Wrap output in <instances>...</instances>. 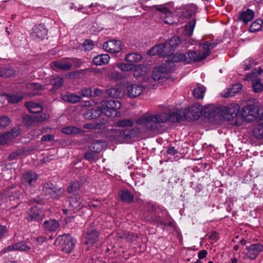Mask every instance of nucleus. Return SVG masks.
Masks as SVG:
<instances>
[{
    "mask_svg": "<svg viewBox=\"0 0 263 263\" xmlns=\"http://www.w3.org/2000/svg\"><path fill=\"white\" fill-rule=\"evenodd\" d=\"M160 110L156 114H144L136 121V124L140 132L145 133L154 130L157 128V124L164 123L169 120L172 122L178 121L179 119V110H175L170 106H159Z\"/></svg>",
    "mask_w": 263,
    "mask_h": 263,
    "instance_id": "obj_1",
    "label": "nucleus"
},
{
    "mask_svg": "<svg viewBox=\"0 0 263 263\" xmlns=\"http://www.w3.org/2000/svg\"><path fill=\"white\" fill-rule=\"evenodd\" d=\"M121 107V104L119 101L114 100L104 101L96 108L87 111L84 114V116L88 119L99 117L102 114L109 118L115 117L117 116L118 110Z\"/></svg>",
    "mask_w": 263,
    "mask_h": 263,
    "instance_id": "obj_2",
    "label": "nucleus"
},
{
    "mask_svg": "<svg viewBox=\"0 0 263 263\" xmlns=\"http://www.w3.org/2000/svg\"><path fill=\"white\" fill-rule=\"evenodd\" d=\"M196 12L197 7L194 4L185 6L182 12V21L184 23L183 33L184 36L189 37V42L193 41L191 37L193 35L197 22Z\"/></svg>",
    "mask_w": 263,
    "mask_h": 263,
    "instance_id": "obj_3",
    "label": "nucleus"
},
{
    "mask_svg": "<svg viewBox=\"0 0 263 263\" xmlns=\"http://www.w3.org/2000/svg\"><path fill=\"white\" fill-rule=\"evenodd\" d=\"M239 110V106L238 104H231L229 106H220L216 107L213 105L206 107L205 112H209V118L220 117L230 120L235 118Z\"/></svg>",
    "mask_w": 263,
    "mask_h": 263,
    "instance_id": "obj_4",
    "label": "nucleus"
},
{
    "mask_svg": "<svg viewBox=\"0 0 263 263\" xmlns=\"http://www.w3.org/2000/svg\"><path fill=\"white\" fill-rule=\"evenodd\" d=\"M180 43L178 36H173L164 44L154 46L149 50L148 54L150 55H157L160 57H168L170 54L174 53Z\"/></svg>",
    "mask_w": 263,
    "mask_h": 263,
    "instance_id": "obj_5",
    "label": "nucleus"
},
{
    "mask_svg": "<svg viewBox=\"0 0 263 263\" xmlns=\"http://www.w3.org/2000/svg\"><path fill=\"white\" fill-rule=\"evenodd\" d=\"M201 46L203 51H191L182 55V62L188 64L192 62H199L204 60L210 55L211 50L215 47V44L206 42Z\"/></svg>",
    "mask_w": 263,
    "mask_h": 263,
    "instance_id": "obj_6",
    "label": "nucleus"
},
{
    "mask_svg": "<svg viewBox=\"0 0 263 263\" xmlns=\"http://www.w3.org/2000/svg\"><path fill=\"white\" fill-rule=\"evenodd\" d=\"M202 108L199 103H195L189 106L183 112V117L189 121L195 120L199 118L202 115Z\"/></svg>",
    "mask_w": 263,
    "mask_h": 263,
    "instance_id": "obj_7",
    "label": "nucleus"
},
{
    "mask_svg": "<svg viewBox=\"0 0 263 263\" xmlns=\"http://www.w3.org/2000/svg\"><path fill=\"white\" fill-rule=\"evenodd\" d=\"M153 7L161 12V19L165 24L171 25L179 22L180 17L175 15V14H173L166 7L162 5H155Z\"/></svg>",
    "mask_w": 263,
    "mask_h": 263,
    "instance_id": "obj_8",
    "label": "nucleus"
},
{
    "mask_svg": "<svg viewBox=\"0 0 263 263\" xmlns=\"http://www.w3.org/2000/svg\"><path fill=\"white\" fill-rule=\"evenodd\" d=\"M153 7L161 12V19L165 24L171 25L179 22L180 17L175 15V14H173L166 7L162 5H155Z\"/></svg>",
    "mask_w": 263,
    "mask_h": 263,
    "instance_id": "obj_9",
    "label": "nucleus"
},
{
    "mask_svg": "<svg viewBox=\"0 0 263 263\" xmlns=\"http://www.w3.org/2000/svg\"><path fill=\"white\" fill-rule=\"evenodd\" d=\"M134 131L128 128L122 130L121 129H114L111 132L113 140L119 143L125 142L127 139L133 137Z\"/></svg>",
    "mask_w": 263,
    "mask_h": 263,
    "instance_id": "obj_10",
    "label": "nucleus"
},
{
    "mask_svg": "<svg viewBox=\"0 0 263 263\" xmlns=\"http://www.w3.org/2000/svg\"><path fill=\"white\" fill-rule=\"evenodd\" d=\"M149 72V69L144 64L136 65L134 66L133 73L137 79L141 78V82H148L151 78L147 74Z\"/></svg>",
    "mask_w": 263,
    "mask_h": 263,
    "instance_id": "obj_11",
    "label": "nucleus"
},
{
    "mask_svg": "<svg viewBox=\"0 0 263 263\" xmlns=\"http://www.w3.org/2000/svg\"><path fill=\"white\" fill-rule=\"evenodd\" d=\"M60 244L62 251L69 253L72 251L75 245V240L69 235H64L59 237Z\"/></svg>",
    "mask_w": 263,
    "mask_h": 263,
    "instance_id": "obj_12",
    "label": "nucleus"
},
{
    "mask_svg": "<svg viewBox=\"0 0 263 263\" xmlns=\"http://www.w3.org/2000/svg\"><path fill=\"white\" fill-rule=\"evenodd\" d=\"M45 211L42 210L40 206H33L28 212V216L26 217L27 220L29 221H41L45 218Z\"/></svg>",
    "mask_w": 263,
    "mask_h": 263,
    "instance_id": "obj_13",
    "label": "nucleus"
},
{
    "mask_svg": "<svg viewBox=\"0 0 263 263\" xmlns=\"http://www.w3.org/2000/svg\"><path fill=\"white\" fill-rule=\"evenodd\" d=\"M43 193L47 196V198L50 197L57 198L62 195L64 193V190L62 189H58L52 183H46L43 187Z\"/></svg>",
    "mask_w": 263,
    "mask_h": 263,
    "instance_id": "obj_14",
    "label": "nucleus"
},
{
    "mask_svg": "<svg viewBox=\"0 0 263 263\" xmlns=\"http://www.w3.org/2000/svg\"><path fill=\"white\" fill-rule=\"evenodd\" d=\"M171 70V66H166V64L162 63L153 70L152 78L155 81L162 79Z\"/></svg>",
    "mask_w": 263,
    "mask_h": 263,
    "instance_id": "obj_15",
    "label": "nucleus"
},
{
    "mask_svg": "<svg viewBox=\"0 0 263 263\" xmlns=\"http://www.w3.org/2000/svg\"><path fill=\"white\" fill-rule=\"evenodd\" d=\"M144 88L138 84L130 83L126 87V95L130 98H136L143 92Z\"/></svg>",
    "mask_w": 263,
    "mask_h": 263,
    "instance_id": "obj_16",
    "label": "nucleus"
},
{
    "mask_svg": "<svg viewBox=\"0 0 263 263\" xmlns=\"http://www.w3.org/2000/svg\"><path fill=\"white\" fill-rule=\"evenodd\" d=\"M47 35V30L44 25L39 24L32 28L31 36L33 39L39 41L42 40L46 38Z\"/></svg>",
    "mask_w": 263,
    "mask_h": 263,
    "instance_id": "obj_17",
    "label": "nucleus"
},
{
    "mask_svg": "<svg viewBox=\"0 0 263 263\" xmlns=\"http://www.w3.org/2000/svg\"><path fill=\"white\" fill-rule=\"evenodd\" d=\"M103 48L110 53H117L122 50L121 43L118 40L108 41L103 44Z\"/></svg>",
    "mask_w": 263,
    "mask_h": 263,
    "instance_id": "obj_18",
    "label": "nucleus"
},
{
    "mask_svg": "<svg viewBox=\"0 0 263 263\" xmlns=\"http://www.w3.org/2000/svg\"><path fill=\"white\" fill-rule=\"evenodd\" d=\"M18 128L12 129L10 132L0 135V144H7L11 143L20 134Z\"/></svg>",
    "mask_w": 263,
    "mask_h": 263,
    "instance_id": "obj_19",
    "label": "nucleus"
},
{
    "mask_svg": "<svg viewBox=\"0 0 263 263\" xmlns=\"http://www.w3.org/2000/svg\"><path fill=\"white\" fill-rule=\"evenodd\" d=\"M46 114L26 116L23 118V122L27 125H32L36 122H41L48 119Z\"/></svg>",
    "mask_w": 263,
    "mask_h": 263,
    "instance_id": "obj_20",
    "label": "nucleus"
},
{
    "mask_svg": "<svg viewBox=\"0 0 263 263\" xmlns=\"http://www.w3.org/2000/svg\"><path fill=\"white\" fill-rule=\"evenodd\" d=\"M70 58H63L59 61H55L51 64L53 68L63 70H68L72 66V62H70Z\"/></svg>",
    "mask_w": 263,
    "mask_h": 263,
    "instance_id": "obj_21",
    "label": "nucleus"
},
{
    "mask_svg": "<svg viewBox=\"0 0 263 263\" xmlns=\"http://www.w3.org/2000/svg\"><path fill=\"white\" fill-rule=\"evenodd\" d=\"M247 250L249 257L251 259H254L263 250V246L259 243L253 244L249 246Z\"/></svg>",
    "mask_w": 263,
    "mask_h": 263,
    "instance_id": "obj_22",
    "label": "nucleus"
},
{
    "mask_svg": "<svg viewBox=\"0 0 263 263\" xmlns=\"http://www.w3.org/2000/svg\"><path fill=\"white\" fill-rule=\"evenodd\" d=\"M98 232L96 230H88L84 236L85 243L88 246L94 244L98 240Z\"/></svg>",
    "mask_w": 263,
    "mask_h": 263,
    "instance_id": "obj_23",
    "label": "nucleus"
},
{
    "mask_svg": "<svg viewBox=\"0 0 263 263\" xmlns=\"http://www.w3.org/2000/svg\"><path fill=\"white\" fill-rule=\"evenodd\" d=\"M82 206V200L79 195L70 197L69 200V208L71 211H78Z\"/></svg>",
    "mask_w": 263,
    "mask_h": 263,
    "instance_id": "obj_24",
    "label": "nucleus"
},
{
    "mask_svg": "<svg viewBox=\"0 0 263 263\" xmlns=\"http://www.w3.org/2000/svg\"><path fill=\"white\" fill-rule=\"evenodd\" d=\"M37 178V175L31 172L24 174L22 178V181L26 186H31L36 181Z\"/></svg>",
    "mask_w": 263,
    "mask_h": 263,
    "instance_id": "obj_25",
    "label": "nucleus"
},
{
    "mask_svg": "<svg viewBox=\"0 0 263 263\" xmlns=\"http://www.w3.org/2000/svg\"><path fill=\"white\" fill-rule=\"evenodd\" d=\"M258 107L254 104L247 105L243 107L242 115L243 117H255L258 115Z\"/></svg>",
    "mask_w": 263,
    "mask_h": 263,
    "instance_id": "obj_26",
    "label": "nucleus"
},
{
    "mask_svg": "<svg viewBox=\"0 0 263 263\" xmlns=\"http://www.w3.org/2000/svg\"><path fill=\"white\" fill-rule=\"evenodd\" d=\"M59 227V223L55 219L45 220L43 224V229L48 232L55 231Z\"/></svg>",
    "mask_w": 263,
    "mask_h": 263,
    "instance_id": "obj_27",
    "label": "nucleus"
},
{
    "mask_svg": "<svg viewBox=\"0 0 263 263\" xmlns=\"http://www.w3.org/2000/svg\"><path fill=\"white\" fill-rule=\"evenodd\" d=\"M242 88V85L240 83L233 85L231 88L227 89V91L221 95L224 98H229L235 96Z\"/></svg>",
    "mask_w": 263,
    "mask_h": 263,
    "instance_id": "obj_28",
    "label": "nucleus"
},
{
    "mask_svg": "<svg viewBox=\"0 0 263 263\" xmlns=\"http://www.w3.org/2000/svg\"><path fill=\"white\" fill-rule=\"evenodd\" d=\"M23 98V96L21 95H9L3 94L0 96V100H2V102L7 100L9 103H17L22 100Z\"/></svg>",
    "mask_w": 263,
    "mask_h": 263,
    "instance_id": "obj_29",
    "label": "nucleus"
},
{
    "mask_svg": "<svg viewBox=\"0 0 263 263\" xmlns=\"http://www.w3.org/2000/svg\"><path fill=\"white\" fill-rule=\"evenodd\" d=\"M110 60V57L107 54H103L95 57L93 62L96 65L107 64Z\"/></svg>",
    "mask_w": 263,
    "mask_h": 263,
    "instance_id": "obj_30",
    "label": "nucleus"
},
{
    "mask_svg": "<svg viewBox=\"0 0 263 263\" xmlns=\"http://www.w3.org/2000/svg\"><path fill=\"white\" fill-rule=\"evenodd\" d=\"M254 136L258 138H263V113L258 121V124L253 130Z\"/></svg>",
    "mask_w": 263,
    "mask_h": 263,
    "instance_id": "obj_31",
    "label": "nucleus"
},
{
    "mask_svg": "<svg viewBox=\"0 0 263 263\" xmlns=\"http://www.w3.org/2000/svg\"><path fill=\"white\" fill-rule=\"evenodd\" d=\"M61 99L64 101L76 103L81 100V97L74 93H68L61 95Z\"/></svg>",
    "mask_w": 263,
    "mask_h": 263,
    "instance_id": "obj_32",
    "label": "nucleus"
},
{
    "mask_svg": "<svg viewBox=\"0 0 263 263\" xmlns=\"http://www.w3.org/2000/svg\"><path fill=\"white\" fill-rule=\"evenodd\" d=\"M254 16V12L250 10L247 9L245 11H243L240 15L238 18L242 20L245 24L248 23L249 22L252 21Z\"/></svg>",
    "mask_w": 263,
    "mask_h": 263,
    "instance_id": "obj_33",
    "label": "nucleus"
},
{
    "mask_svg": "<svg viewBox=\"0 0 263 263\" xmlns=\"http://www.w3.org/2000/svg\"><path fill=\"white\" fill-rule=\"evenodd\" d=\"M206 91V88L203 86H197L193 90V96L197 99H202Z\"/></svg>",
    "mask_w": 263,
    "mask_h": 263,
    "instance_id": "obj_34",
    "label": "nucleus"
},
{
    "mask_svg": "<svg viewBox=\"0 0 263 263\" xmlns=\"http://www.w3.org/2000/svg\"><path fill=\"white\" fill-rule=\"evenodd\" d=\"M142 58V55L139 53H130L125 56L124 60L129 63H134L140 62Z\"/></svg>",
    "mask_w": 263,
    "mask_h": 263,
    "instance_id": "obj_35",
    "label": "nucleus"
},
{
    "mask_svg": "<svg viewBox=\"0 0 263 263\" xmlns=\"http://www.w3.org/2000/svg\"><path fill=\"white\" fill-rule=\"evenodd\" d=\"M26 106L30 112L39 113L42 111V107L39 103L29 102L26 103Z\"/></svg>",
    "mask_w": 263,
    "mask_h": 263,
    "instance_id": "obj_36",
    "label": "nucleus"
},
{
    "mask_svg": "<svg viewBox=\"0 0 263 263\" xmlns=\"http://www.w3.org/2000/svg\"><path fill=\"white\" fill-rule=\"evenodd\" d=\"M167 61L165 62L166 66H171V68L173 66V64L178 63L181 61V53L179 52H176L175 54L172 53L168 57Z\"/></svg>",
    "mask_w": 263,
    "mask_h": 263,
    "instance_id": "obj_37",
    "label": "nucleus"
},
{
    "mask_svg": "<svg viewBox=\"0 0 263 263\" xmlns=\"http://www.w3.org/2000/svg\"><path fill=\"white\" fill-rule=\"evenodd\" d=\"M105 146V143L100 140H95L90 146V149L94 153L100 152Z\"/></svg>",
    "mask_w": 263,
    "mask_h": 263,
    "instance_id": "obj_38",
    "label": "nucleus"
},
{
    "mask_svg": "<svg viewBox=\"0 0 263 263\" xmlns=\"http://www.w3.org/2000/svg\"><path fill=\"white\" fill-rule=\"evenodd\" d=\"M107 94L113 98H119L123 95L122 89L119 87L110 88L107 90Z\"/></svg>",
    "mask_w": 263,
    "mask_h": 263,
    "instance_id": "obj_39",
    "label": "nucleus"
},
{
    "mask_svg": "<svg viewBox=\"0 0 263 263\" xmlns=\"http://www.w3.org/2000/svg\"><path fill=\"white\" fill-rule=\"evenodd\" d=\"M120 199L126 202H130L133 200V195L127 190H122L119 193Z\"/></svg>",
    "mask_w": 263,
    "mask_h": 263,
    "instance_id": "obj_40",
    "label": "nucleus"
},
{
    "mask_svg": "<svg viewBox=\"0 0 263 263\" xmlns=\"http://www.w3.org/2000/svg\"><path fill=\"white\" fill-rule=\"evenodd\" d=\"M116 66L119 68L122 71H128L132 70L133 69L132 65L129 63H121L110 66V67H111L112 69H114Z\"/></svg>",
    "mask_w": 263,
    "mask_h": 263,
    "instance_id": "obj_41",
    "label": "nucleus"
},
{
    "mask_svg": "<svg viewBox=\"0 0 263 263\" xmlns=\"http://www.w3.org/2000/svg\"><path fill=\"white\" fill-rule=\"evenodd\" d=\"M62 132L65 134H77L81 132V130L74 126H68L64 127L62 130Z\"/></svg>",
    "mask_w": 263,
    "mask_h": 263,
    "instance_id": "obj_42",
    "label": "nucleus"
},
{
    "mask_svg": "<svg viewBox=\"0 0 263 263\" xmlns=\"http://www.w3.org/2000/svg\"><path fill=\"white\" fill-rule=\"evenodd\" d=\"M15 71L13 69L9 68H0V76L9 77L14 76Z\"/></svg>",
    "mask_w": 263,
    "mask_h": 263,
    "instance_id": "obj_43",
    "label": "nucleus"
},
{
    "mask_svg": "<svg viewBox=\"0 0 263 263\" xmlns=\"http://www.w3.org/2000/svg\"><path fill=\"white\" fill-rule=\"evenodd\" d=\"M262 21L260 20H256L252 23L250 27V31L251 32H255L260 30L261 28Z\"/></svg>",
    "mask_w": 263,
    "mask_h": 263,
    "instance_id": "obj_44",
    "label": "nucleus"
},
{
    "mask_svg": "<svg viewBox=\"0 0 263 263\" xmlns=\"http://www.w3.org/2000/svg\"><path fill=\"white\" fill-rule=\"evenodd\" d=\"M30 249V248L24 242H19L14 244V250L15 251H27Z\"/></svg>",
    "mask_w": 263,
    "mask_h": 263,
    "instance_id": "obj_45",
    "label": "nucleus"
},
{
    "mask_svg": "<svg viewBox=\"0 0 263 263\" xmlns=\"http://www.w3.org/2000/svg\"><path fill=\"white\" fill-rule=\"evenodd\" d=\"M117 125L118 126L121 127H130L134 125V122L129 119H123L118 121Z\"/></svg>",
    "mask_w": 263,
    "mask_h": 263,
    "instance_id": "obj_46",
    "label": "nucleus"
},
{
    "mask_svg": "<svg viewBox=\"0 0 263 263\" xmlns=\"http://www.w3.org/2000/svg\"><path fill=\"white\" fill-rule=\"evenodd\" d=\"M51 83L55 89H58L62 85L63 83V80L62 78L60 77H57L51 79Z\"/></svg>",
    "mask_w": 263,
    "mask_h": 263,
    "instance_id": "obj_47",
    "label": "nucleus"
},
{
    "mask_svg": "<svg viewBox=\"0 0 263 263\" xmlns=\"http://www.w3.org/2000/svg\"><path fill=\"white\" fill-rule=\"evenodd\" d=\"M25 150L24 148L18 149L15 152L10 154L9 156V159L12 160L15 159L17 157L24 155L25 153Z\"/></svg>",
    "mask_w": 263,
    "mask_h": 263,
    "instance_id": "obj_48",
    "label": "nucleus"
},
{
    "mask_svg": "<svg viewBox=\"0 0 263 263\" xmlns=\"http://www.w3.org/2000/svg\"><path fill=\"white\" fill-rule=\"evenodd\" d=\"M252 87L255 92H260L263 90V84L261 83L260 80H257L253 83Z\"/></svg>",
    "mask_w": 263,
    "mask_h": 263,
    "instance_id": "obj_49",
    "label": "nucleus"
},
{
    "mask_svg": "<svg viewBox=\"0 0 263 263\" xmlns=\"http://www.w3.org/2000/svg\"><path fill=\"white\" fill-rule=\"evenodd\" d=\"M80 186V183L78 181H74L67 187V192L69 193L73 192L79 189Z\"/></svg>",
    "mask_w": 263,
    "mask_h": 263,
    "instance_id": "obj_50",
    "label": "nucleus"
},
{
    "mask_svg": "<svg viewBox=\"0 0 263 263\" xmlns=\"http://www.w3.org/2000/svg\"><path fill=\"white\" fill-rule=\"evenodd\" d=\"M109 77L114 80H120L123 79L122 73L118 71H114L109 74Z\"/></svg>",
    "mask_w": 263,
    "mask_h": 263,
    "instance_id": "obj_51",
    "label": "nucleus"
},
{
    "mask_svg": "<svg viewBox=\"0 0 263 263\" xmlns=\"http://www.w3.org/2000/svg\"><path fill=\"white\" fill-rule=\"evenodd\" d=\"M10 123V119L6 116H2L0 117V127H4L9 125Z\"/></svg>",
    "mask_w": 263,
    "mask_h": 263,
    "instance_id": "obj_52",
    "label": "nucleus"
},
{
    "mask_svg": "<svg viewBox=\"0 0 263 263\" xmlns=\"http://www.w3.org/2000/svg\"><path fill=\"white\" fill-rule=\"evenodd\" d=\"M93 43L91 40H87L83 43V46L85 50H90L93 47Z\"/></svg>",
    "mask_w": 263,
    "mask_h": 263,
    "instance_id": "obj_53",
    "label": "nucleus"
},
{
    "mask_svg": "<svg viewBox=\"0 0 263 263\" xmlns=\"http://www.w3.org/2000/svg\"><path fill=\"white\" fill-rule=\"evenodd\" d=\"M102 125H100L99 123H87L84 125V127L85 128L89 129H97V128H101V126Z\"/></svg>",
    "mask_w": 263,
    "mask_h": 263,
    "instance_id": "obj_54",
    "label": "nucleus"
},
{
    "mask_svg": "<svg viewBox=\"0 0 263 263\" xmlns=\"http://www.w3.org/2000/svg\"><path fill=\"white\" fill-rule=\"evenodd\" d=\"M79 93L83 97H89L91 95L90 88H84L80 91Z\"/></svg>",
    "mask_w": 263,
    "mask_h": 263,
    "instance_id": "obj_55",
    "label": "nucleus"
},
{
    "mask_svg": "<svg viewBox=\"0 0 263 263\" xmlns=\"http://www.w3.org/2000/svg\"><path fill=\"white\" fill-rule=\"evenodd\" d=\"M27 88L29 89L39 90L42 89V86L36 83H31L27 84Z\"/></svg>",
    "mask_w": 263,
    "mask_h": 263,
    "instance_id": "obj_56",
    "label": "nucleus"
},
{
    "mask_svg": "<svg viewBox=\"0 0 263 263\" xmlns=\"http://www.w3.org/2000/svg\"><path fill=\"white\" fill-rule=\"evenodd\" d=\"M69 61L72 62V65H74L77 67H79L82 63L81 61L78 59L70 58Z\"/></svg>",
    "mask_w": 263,
    "mask_h": 263,
    "instance_id": "obj_57",
    "label": "nucleus"
},
{
    "mask_svg": "<svg viewBox=\"0 0 263 263\" xmlns=\"http://www.w3.org/2000/svg\"><path fill=\"white\" fill-rule=\"evenodd\" d=\"M7 232V229L4 226L0 225V239L3 238Z\"/></svg>",
    "mask_w": 263,
    "mask_h": 263,
    "instance_id": "obj_58",
    "label": "nucleus"
},
{
    "mask_svg": "<svg viewBox=\"0 0 263 263\" xmlns=\"http://www.w3.org/2000/svg\"><path fill=\"white\" fill-rule=\"evenodd\" d=\"M95 153L92 151L87 152L85 154V157L88 160H92L96 156Z\"/></svg>",
    "mask_w": 263,
    "mask_h": 263,
    "instance_id": "obj_59",
    "label": "nucleus"
},
{
    "mask_svg": "<svg viewBox=\"0 0 263 263\" xmlns=\"http://www.w3.org/2000/svg\"><path fill=\"white\" fill-rule=\"evenodd\" d=\"M53 139H54V136L52 135H48L43 136L42 137L41 139H42V141H50L53 140Z\"/></svg>",
    "mask_w": 263,
    "mask_h": 263,
    "instance_id": "obj_60",
    "label": "nucleus"
},
{
    "mask_svg": "<svg viewBox=\"0 0 263 263\" xmlns=\"http://www.w3.org/2000/svg\"><path fill=\"white\" fill-rule=\"evenodd\" d=\"M208 253L207 251L205 250H202L199 252L198 253V257L200 259H203L207 255Z\"/></svg>",
    "mask_w": 263,
    "mask_h": 263,
    "instance_id": "obj_61",
    "label": "nucleus"
},
{
    "mask_svg": "<svg viewBox=\"0 0 263 263\" xmlns=\"http://www.w3.org/2000/svg\"><path fill=\"white\" fill-rule=\"evenodd\" d=\"M12 251H15L14 250V244L13 245H11V246H9L8 247H7L5 249L3 250V251L4 252Z\"/></svg>",
    "mask_w": 263,
    "mask_h": 263,
    "instance_id": "obj_62",
    "label": "nucleus"
},
{
    "mask_svg": "<svg viewBox=\"0 0 263 263\" xmlns=\"http://www.w3.org/2000/svg\"><path fill=\"white\" fill-rule=\"evenodd\" d=\"M45 238L43 236H40L36 238V240L39 245L42 244L45 241Z\"/></svg>",
    "mask_w": 263,
    "mask_h": 263,
    "instance_id": "obj_63",
    "label": "nucleus"
},
{
    "mask_svg": "<svg viewBox=\"0 0 263 263\" xmlns=\"http://www.w3.org/2000/svg\"><path fill=\"white\" fill-rule=\"evenodd\" d=\"M167 152L168 154L171 155H175L176 153V151L174 147H169Z\"/></svg>",
    "mask_w": 263,
    "mask_h": 263,
    "instance_id": "obj_64",
    "label": "nucleus"
}]
</instances>
